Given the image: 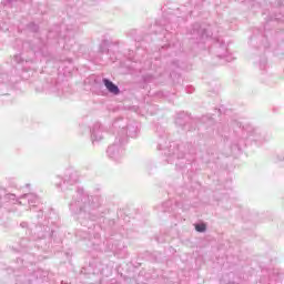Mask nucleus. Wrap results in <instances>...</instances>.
I'll return each instance as SVG.
<instances>
[{"mask_svg":"<svg viewBox=\"0 0 284 284\" xmlns=\"http://www.w3.org/2000/svg\"><path fill=\"white\" fill-rule=\"evenodd\" d=\"M104 85L106 90H109V92H111L112 94H119L120 92L119 87H116V84H113L112 81L104 80Z\"/></svg>","mask_w":284,"mask_h":284,"instance_id":"1","label":"nucleus"},{"mask_svg":"<svg viewBox=\"0 0 284 284\" xmlns=\"http://www.w3.org/2000/svg\"><path fill=\"white\" fill-rule=\"evenodd\" d=\"M195 230L196 232H205V230H207V226L205 224H196Z\"/></svg>","mask_w":284,"mask_h":284,"instance_id":"2","label":"nucleus"}]
</instances>
